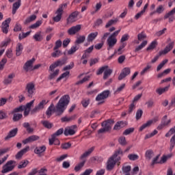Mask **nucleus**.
<instances>
[{"label": "nucleus", "instance_id": "f257e3e1", "mask_svg": "<svg viewBox=\"0 0 175 175\" xmlns=\"http://www.w3.org/2000/svg\"><path fill=\"white\" fill-rule=\"evenodd\" d=\"M70 100V97H69V95H64L61 97L55 107H54V104H51L46 111L47 118H50L53 113H55L56 116H62L64 111L66 110V107H68Z\"/></svg>", "mask_w": 175, "mask_h": 175}, {"label": "nucleus", "instance_id": "f03ea898", "mask_svg": "<svg viewBox=\"0 0 175 175\" xmlns=\"http://www.w3.org/2000/svg\"><path fill=\"white\" fill-rule=\"evenodd\" d=\"M121 32V29L117 30L111 33L107 40V50L110 51L117 44V36Z\"/></svg>", "mask_w": 175, "mask_h": 175}, {"label": "nucleus", "instance_id": "7ed1b4c3", "mask_svg": "<svg viewBox=\"0 0 175 175\" xmlns=\"http://www.w3.org/2000/svg\"><path fill=\"white\" fill-rule=\"evenodd\" d=\"M14 163H16V161L13 160L7 161L6 163L2 166L1 173L5 174L6 173H10V172H13V170H14V167H16Z\"/></svg>", "mask_w": 175, "mask_h": 175}, {"label": "nucleus", "instance_id": "20e7f679", "mask_svg": "<svg viewBox=\"0 0 175 175\" xmlns=\"http://www.w3.org/2000/svg\"><path fill=\"white\" fill-rule=\"evenodd\" d=\"M64 132H65V131H64V128H61V129H58L55 133H53L51 135V138L49 139V145L53 146V144H54V143H55V144L59 146V140H58L57 137L61 136V135H62V133H64Z\"/></svg>", "mask_w": 175, "mask_h": 175}, {"label": "nucleus", "instance_id": "39448f33", "mask_svg": "<svg viewBox=\"0 0 175 175\" xmlns=\"http://www.w3.org/2000/svg\"><path fill=\"white\" fill-rule=\"evenodd\" d=\"M109 95H110L109 90L103 91L97 95L96 100V102H98L99 105H100V103H105V99H107V98H109Z\"/></svg>", "mask_w": 175, "mask_h": 175}, {"label": "nucleus", "instance_id": "423d86ee", "mask_svg": "<svg viewBox=\"0 0 175 175\" xmlns=\"http://www.w3.org/2000/svg\"><path fill=\"white\" fill-rule=\"evenodd\" d=\"M77 131V125L75 124L65 128L64 134L65 136H73Z\"/></svg>", "mask_w": 175, "mask_h": 175}, {"label": "nucleus", "instance_id": "0eeeda50", "mask_svg": "<svg viewBox=\"0 0 175 175\" xmlns=\"http://www.w3.org/2000/svg\"><path fill=\"white\" fill-rule=\"evenodd\" d=\"M158 121H159V118H158V116L154 117L153 119L147 121L145 124H142L139 127V132L144 131L146 128H150V125H152V124H155V122H158Z\"/></svg>", "mask_w": 175, "mask_h": 175}, {"label": "nucleus", "instance_id": "6e6552de", "mask_svg": "<svg viewBox=\"0 0 175 175\" xmlns=\"http://www.w3.org/2000/svg\"><path fill=\"white\" fill-rule=\"evenodd\" d=\"M120 159H121L120 157H118L116 160L114 157L111 156L107 161V170H113V169H114V167L116 166V163H117V161H120Z\"/></svg>", "mask_w": 175, "mask_h": 175}, {"label": "nucleus", "instance_id": "1a4fd4ad", "mask_svg": "<svg viewBox=\"0 0 175 175\" xmlns=\"http://www.w3.org/2000/svg\"><path fill=\"white\" fill-rule=\"evenodd\" d=\"M25 91L27 92V96L32 98L35 92V83L32 82L27 83Z\"/></svg>", "mask_w": 175, "mask_h": 175}, {"label": "nucleus", "instance_id": "9d476101", "mask_svg": "<svg viewBox=\"0 0 175 175\" xmlns=\"http://www.w3.org/2000/svg\"><path fill=\"white\" fill-rule=\"evenodd\" d=\"M47 105V101L46 100H41L37 106H36L32 110L31 113L35 114V113H38L40 111V110H43L44 109V106Z\"/></svg>", "mask_w": 175, "mask_h": 175}, {"label": "nucleus", "instance_id": "9b49d317", "mask_svg": "<svg viewBox=\"0 0 175 175\" xmlns=\"http://www.w3.org/2000/svg\"><path fill=\"white\" fill-rule=\"evenodd\" d=\"M55 14H56V16L53 18V21H55V23H59L62 18V14H64V8H62V6H60L56 10Z\"/></svg>", "mask_w": 175, "mask_h": 175}, {"label": "nucleus", "instance_id": "f8f14e48", "mask_svg": "<svg viewBox=\"0 0 175 175\" xmlns=\"http://www.w3.org/2000/svg\"><path fill=\"white\" fill-rule=\"evenodd\" d=\"M174 47V42H171L165 47L163 51H159V55H166L167 53H170Z\"/></svg>", "mask_w": 175, "mask_h": 175}, {"label": "nucleus", "instance_id": "ddd939ff", "mask_svg": "<svg viewBox=\"0 0 175 175\" xmlns=\"http://www.w3.org/2000/svg\"><path fill=\"white\" fill-rule=\"evenodd\" d=\"M10 21H12V18H8L2 23L1 31L3 33H8L9 32V24H10Z\"/></svg>", "mask_w": 175, "mask_h": 175}, {"label": "nucleus", "instance_id": "4468645a", "mask_svg": "<svg viewBox=\"0 0 175 175\" xmlns=\"http://www.w3.org/2000/svg\"><path fill=\"white\" fill-rule=\"evenodd\" d=\"M79 11H75L71 14H70L68 18H67V23H76V21H77L78 20L77 17H79Z\"/></svg>", "mask_w": 175, "mask_h": 175}, {"label": "nucleus", "instance_id": "2eb2a0df", "mask_svg": "<svg viewBox=\"0 0 175 175\" xmlns=\"http://www.w3.org/2000/svg\"><path fill=\"white\" fill-rule=\"evenodd\" d=\"M81 29V25H77L75 26H72L68 30V35H76L77 32H79Z\"/></svg>", "mask_w": 175, "mask_h": 175}, {"label": "nucleus", "instance_id": "dca6fc26", "mask_svg": "<svg viewBox=\"0 0 175 175\" xmlns=\"http://www.w3.org/2000/svg\"><path fill=\"white\" fill-rule=\"evenodd\" d=\"M33 62H35V58H32L31 59L27 61L24 66H23V69H25V70L26 72H29L33 70V67L32 65L33 64Z\"/></svg>", "mask_w": 175, "mask_h": 175}, {"label": "nucleus", "instance_id": "f3484780", "mask_svg": "<svg viewBox=\"0 0 175 175\" xmlns=\"http://www.w3.org/2000/svg\"><path fill=\"white\" fill-rule=\"evenodd\" d=\"M113 124H114V121L108 120L107 121L103 122L101 124V125L103 128L105 129V131H107V132H109V131L111 129Z\"/></svg>", "mask_w": 175, "mask_h": 175}, {"label": "nucleus", "instance_id": "a211bd4d", "mask_svg": "<svg viewBox=\"0 0 175 175\" xmlns=\"http://www.w3.org/2000/svg\"><path fill=\"white\" fill-rule=\"evenodd\" d=\"M129 75H131V68L126 67L122 69L120 75L118 77V80H122V79H125V77Z\"/></svg>", "mask_w": 175, "mask_h": 175}, {"label": "nucleus", "instance_id": "6ab92c4d", "mask_svg": "<svg viewBox=\"0 0 175 175\" xmlns=\"http://www.w3.org/2000/svg\"><path fill=\"white\" fill-rule=\"evenodd\" d=\"M39 139H40V137L38 135H31L24 139L22 143H23V144H28V143L36 142V140H39Z\"/></svg>", "mask_w": 175, "mask_h": 175}, {"label": "nucleus", "instance_id": "aec40b11", "mask_svg": "<svg viewBox=\"0 0 175 175\" xmlns=\"http://www.w3.org/2000/svg\"><path fill=\"white\" fill-rule=\"evenodd\" d=\"M16 77V75L14 73L10 74L8 77L5 78L3 81V84H5L6 85L9 84H12V81H13V79Z\"/></svg>", "mask_w": 175, "mask_h": 175}, {"label": "nucleus", "instance_id": "412c9836", "mask_svg": "<svg viewBox=\"0 0 175 175\" xmlns=\"http://www.w3.org/2000/svg\"><path fill=\"white\" fill-rule=\"evenodd\" d=\"M126 125V122H124V121H120V122H118L114 127H113V129L115 131H120V129H122V128H125V126Z\"/></svg>", "mask_w": 175, "mask_h": 175}, {"label": "nucleus", "instance_id": "4be33fe9", "mask_svg": "<svg viewBox=\"0 0 175 175\" xmlns=\"http://www.w3.org/2000/svg\"><path fill=\"white\" fill-rule=\"evenodd\" d=\"M18 129H14L9 132L8 135L4 138L5 140H9V139H12V137H14L17 135Z\"/></svg>", "mask_w": 175, "mask_h": 175}, {"label": "nucleus", "instance_id": "5701e85b", "mask_svg": "<svg viewBox=\"0 0 175 175\" xmlns=\"http://www.w3.org/2000/svg\"><path fill=\"white\" fill-rule=\"evenodd\" d=\"M28 151H29V146H27L26 148L19 151L16 155V159H20V158H21V157H23L24 154L28 152Z\"/></svg>", "mask_w": 175, "mask_h": 175}, {"label": "nucleus", "instance_id": "b1692460", "mask_svg": "<svg viewBox=\"0 0 175 175\" xmlns=\"http://www.w3.org/2000/svg\"><path fill=\"white\" fill-rule=\"evenodd\" d=\"M46 146H38L34 149V153L37 154V155H40L46 151Z\"/></svg>", "mask_w": 175, "mask_h": 175}, {"label": "nucleus", "instance_id": "393cba45", "mask_svg": "<svg viewBox=\"0 0 175 175\" xmlns=\"http://www.w3.org/2000/svg\"><path fill=\"white\" fill-rule=\"evenodd\" d=\"M21 6V0H18L12 5V14H16L17 10Z\"/></svg>", "mask_w": 175, "mask_h": 175}, {"label": "nucleus", "instance_id": "a878e982", "mask_svg": "<svg viewBox=\"0 0 175 175\" xmlns=\"http://www.w3.org/2000/svg\"><path fill=\"white\" fill-rule=\"evenodd\" d=\"M169 88H170V85H167L165 88H159L156 90V92L159 95H162L164 92H167V91H169Z\"/></svg>", "mask_w": 175, "mask_h": 175}, {"label": "nucleus", "instance_id": "bb28decb", "mask_svg": "<svg viewBox=\"0 0 175 175\" xmlns=\"http://www.w3.org/2000/svg\"><path fill=\"white\" fill-rule=\"evenodd\" d=\"M33 39H34V40L36 42H42V40H43V36H42V31L36 32L33 36Z\"/></svg>", "mask_w": 175, "mask_h": 175}, {"label": "nucleus", "instance_id": "cd10ccee", "mask_svg": "<svg viewBox=\"0 0 175 175\" xmlns=\"http://www.w3.org/2000/svg\"><path fill=\"white\" fill-rule=\"evenodd\" d=\"M94 149H95V148H94V147L89 148L86 152H85L80 157V159L83 160V159H84V158H87V157H89V155H91V154L92 153V151H94Z\"/></svg>", "mask_w": 175, "mask_h": 175}, {"label": "nucleus", "instance_id": "c85d7f7f", "mask_svg": "<svg viewBox=\"0 0 175 175\" xmlns=\"http://www.w3.org/2000/svg\"><path fill=\"white\" fill-rule=\"evenodd\" d=\"M117 23H118V18H116L114 19H111L105 25V28H110L111 25H116Z\"/></svg>", "mask_w": 175, "mask_h": 175}, {"label": "nucleus", "instance_id": "c756f323", "mask_svg": "<svg viewBox=\"0 0 175 175\" xmlns=\"http://www.w3.org/2000/svg\"><path fill=\"white\" fill-rule=\"evenodd\" d=\"M96 36H98V31L90 33L87 38L88 42H92L95 40Z\"/></svg>", "mask_w": 175, "mask_h": 175}, {"label": "nucleus", "instance_id": "7c9ffc66", "mask_svg": "<svg viewBox=\"0 0 175 175\" xmlns=\"http://www.w3.org/2000/svg\"><path fill=\"white\" fill-rule=\"evenodd\" d=\"M84 165H85V160H83L82 162L79 163L74 168L75 172H80L83 167H84Z\"/></svg>", "mask_w": 175, "mask_h": 175}, {"label": "nucleus", "instance_id": "2f4dec72", "mask_svg": "<svg viewBox=\"0 0 175 175\" xmlns=\"http://www.w3.org/2000/svg\"><path fill=\"white\" fill-rule=\"evenodd\" d=\"M170 122H172V119L167 120V116L165 115L162 118L161 123H163L165 126H169L170 125Z\"/></svg>", "mask_w": 175, "mask_h": 175}, {"label": "nucleus", "instance_id": "473e14b6", "mask_svg": "<svg viewBox=\"0 0 175 175\" xmlns=\"http://www.w3.org/2000/svg\"><path fill=\"white\" fill-rule=\"evenodd\" d=\"M41 124L44 128H46V129H51V128H53V123L47 120H42Z\"/></svg>", "mask_w": 175, "mask_h": 175}, {"label": "nucleus", "instance_id": "72a5a7b5", "mask_svg": "<svg viewBox=\"0 0 175 175\" xmlns=\"http://www.w3.org/2000/svg\"><path fill=\"white\" fill-rule=\"evenodd\" d=\"M23 44L18 43L16 45V54L18 57L21 55V53H23Z\"/></svg>", "mask_w": 175, "mask_h": 175}, {"label": "nucleus", "instance_id": "f704fd0d", "mask_svg": "<svg viewBox=\"0 0 175 175\" xmlns=\"http://www.w3.org/2000/svg\"><path fill=\"white\" fill-rule=\"evenodd\" d=\"M125 46H126V44L125 43H123L119 46L118 49H115L114 54H116L118 55H120V54H122V53H124L122 49L125 47Z\"/></svg>", "mask_w": 175, "mask_h": 175}, {"label": "nucleus", "instance_id": "c9c22d12", "mask_svg": "<svg viewBox=\"0 0 175 175\" xmlns=\"http://www.w3.org/2000/svg\"><path fill=\"white\" fill-rule=\"evenodd\" d=\"M152 157H154V151H152V150H148L146 151L145 152V158H146V159H148V161H150Z\"/></svg>", "mask_w": 175, "mask_h": 175}, {"label": "nucleus", "instance_id": "e433bc0d", "mask_svg": "<svg viewBox=\"0 0 175 175\" xmlns=\"http://www.w3.org/2000/svg\"><path fill=\"white\" fill-rule=\"evenodd\" d=\"M147 40H144L143 41L140 45H139L138 46H137L135 49V52L137 53V51H140V50H142V49H144V47H146V46H147Z\"/></svg>", "mask_w": 175, "mask_h": 175}, {"label": "nucleus", "instance_id": "4c0bfd02", "mask_svg": "<svg viewBox=\"0 0 175 175\" xmlns=\"http://www.w3.org/2000/svg\"><path fill=\"white\" fill-rule=\"evenodd\" d=\"M77 50H79V46H77V45H74L68 51V55H73V54H75Z\"/></svg>", "mask_w": 175, "mask_h": 175}, {"label": "nucleus", "instance_id": "58836bf2", "mask_svg": "<svg viewBox=\"0 0 175 175\" xmlns=\"http://www.w3.org/2000/svg\"><path fill=\"white\" fill-rule=\"evenodd\" d=\"M43 21H37L35 23L29 26L30 29H36V28H39L42 24Z\"/></svg>", "mask_w": 175, "mask_h": 175}, {"label": "nucleus", "instance_id": "ea45409f", "mask_svg": "<svg viewBox=\"0 0 175 175\" xmlns=\"http://www.w3.org/2000/svg\"><path fill=\"white\" fill-rule=\"evenodd\" d=\"M111 73H113V70L107 68V70H105L104 72V76H103V79L106 80L110 77Z\"/></svg>", "mask_w": 175, "mask_h": 175}, {"label": "nucleus", "instance_id": "a19ab883", "mask_svg": "<svg viewBox=\"0 0 175 175\" xmlns=\"http://www.w3.org/2000/svg\"><path fill=\"white\" fill-rule=\"evenodd\" d=\"M169 62V59H165L164 60H163L157 66V71L159 72V70H161V69H162L163 68V66H165V65H166V63Z\"/></svg>", "mask_w": 175, "mask_h": 175}, {"label": "nucleus", "instance_id": "79ce46f5", "mask_svg": "<svg viewBox=\"0 0 175 175\" xmlns=\"http://www.w3.org/2000/svg\"><path fill=\"white\" fill-rule=\"evenodd\" d=\"M76 118V116H72L70 117H63L61 118L62 122H69V121H73Z\"/></svg>", "mask_w": 175, "mask_h": 175}, {"label": "nucleus", "instance_id": "37998d69", "mask_svg": "<svg viewBox=\"0 0 175 175\" xmlns=\"http://www.w3.org/2000/svg\"><path fill=\"white\" fill-rule=\"evenodd\" d=\"M28 163H29L28 160H24L23 161H21L18 165V169H23L24 167H27Z\"/></svg>", "mask_w": 175, "mask_h": 175}, {"label": "nucleus", "instance_id": "c03bdc74", "mask_svg": "<svg viewBox=\"0 0 175 175\" xmlns=\"http://www.w3.org/2000/svg\"><path fill=\"white\" fill-rule=\"evenodd\" d=\"M14 116L12 118L13 121H14V122H16V121H19V120H21V118H23V114L21 113H13Z\"/></svg>", "mask_w": 175, "mask_h": 175}, {"label": "nucleus", "instance_id": "a18cd8bd", "mask_svg": "<svg viewBox=\"0 0 175 175\" xmlns=\"http://www.w3.org/2000/svg\"><path fill=\"white\" fill-rule=\"evenodd\" d=\"M85 40V36H81L77 38L75 43L77 44H81V43H84Z\"/></svg>", "mask_w": 175, "mask_h": 175}, {"label": "nucleus", "instance_id": "49530a36", "mask_svg": "<svg viewBox=\"0 0 175 175\" xmlns=\"http://www.w3.org/2000/svg\"><path fill=\"white\" fill-rule=\"evenodd\" d=\"M31 35V31H27L26 33H22L18 35V39L19 40H23V39H25L27 36H29Z\"/></svg>", "mask_w": 175, "mask_h": 175}, {"label": "nucleus", "instance_id": "de8ad7c7", "mask_svg": "<svg viewBox=\"0 0 175 175\" xmlns=\"http://www.w3.org/2000/svg\"><path fill=\"white\" fill-rule=\"evenodd\" d=\"M157 41H152L150 45L147 47L146 51H150V50H154L157 47Z\"/></svg>", "mask_w": 175, "mask_h": 175}, {"label": "nucleus", "instance_id": "09e8293b", "mask_svg": "<svg viewBox=\"0 0 175 175\" xmlns=\"http://www.w3.org/2000/svg\"><path fill=\"white\" fill-rule=\"evenodd\" d=\"M175 146V135H174L172 138L170 139V151H173V149Z\"/></svg>", "mask_w": 175, "mask_h": 175}, {"label": "nucleus", "instance_id": "8fccbe9b", "mask_svg": "<svg viewBox=\"0 0 175 175\" xmlns=\"http://www.w3.org/2000/svg\"><path fill=\"white\" fill-rule=\"evenodd\" d=\"M24 109H25V107L24 105H21L18 107L15 108L13 111H12V113H20L21 111H24Z\"/></svg>", "mask_w": 175, "mask_h": 175}, {"label": "nucleus", "instance_id": "3c124183", "mask_svg": "<svg viewBox=\"0 0 175 175\" xmlns=\"http://www.w3.org/2000/svg\"><path fill=\"white\" fill-rule=\"evenodd\" d=\"M35 20H36V15L33 14L25 20V23L28 24L32 23V21H35Z\"/></svg>", "mask_w": 175, "mask_h": 175}, {"label": "nucleus", "instance_id": "603ef678", "mask_svg": "<svg viewBox=\"0 0 175 175\" xmlns=\"http://www.w3.org/2000/svg\"><path fill=\"white\" fill-rule=\"evenodd\" d=\"M70 72L69 71H66L65 72H64L63 74L61 75V76H59L57 79V81H61V80H62V79H65V77H68V76H69Z\"/></svg>", "mask_w": 175, "mask_h": 175}, {"label": "nucleus", "instance_id": "864d4df0", "mask_svg": "<svg viewBox=\"0 0 175 175\" xmlns=\"http://www.w3.org/2000/svg\"><path fill=\"white\" fill-rule=\"evenodd\" d=\"M127 158H129L130 161H137V159H139V155L136 154H130L127 156Z\"/></svg>", "mask_w": 175, "mask_h": 175}, {"label": "nucleus", "instance_id": "5fc2aeb1", "mask_svg": "<svg viewBox=\"0 0 175 175\" xmlns=\"http://www.w3.org/2000/svg\"><path fill=\"white\" fill-rule=\"evenodd\" d=\"M59 74V70L58 69L55 70L54 72L50 74L49 77V80H53V79H55V77H57V76H58Z\"/></svg>", "mask_w": 175, "mask_h": 175}, {"label": "nucleus", "instance_id": "6e6d98bb", "mask_svg": "<svg viewBox=\"0 0 175 175\" xmlns=\"http://www.w3.org/2000/svg\"><path fill=\"white\" fill-rule=\"evenodd\" d=\"M107 69H109V66H102L98 70V71L96 72V75H102V73H103V72H105V70H106Z\"/></svg>", "mask_w": 175, "mask_h": 175}, {"label": "nucleus", "instance_id": "4d7b16f0", "mask_svg": "<svg viewBox=\"0 0 175 175\" xmlns=\"http://www.w3.org/2000/svg\"><path fill=\"white\" fill-rule=\"evenodd\" d=\"M131 165H127V166H123L122 168V170L123 172V173H125L126 174H131V173H129L131 172Z\"/></svg>", "mask_w": 175, "mask_h": 175}, {"label": "nucleus", "instance_id": "13d9d810", "mask_svg": "<svg viewBox=\"0 0 175 175\" xmlns=\"http://www.w3.org/2000/svg\"><path fill=\"white\" fill-rule=\"evenodd\" d=\"M134 131H135L134 128H129L123 132V135L124 136H128V135H131V133H133Z\"/></svg>", "mask_w": 175, "mask_h": 175}, {"label": "nucleus", "instance_id": "bf43d9fd", "mask_svg": "<svg viewBox=\"0 0 175 175\" xmlns=\"http://www.w3.org/2000/svg\"><path fill=\"white\" fill-rule=\"evenodd\" d=\"M54 52L51 53V57H53V58H58V57H59V55H61V51L56 49V50H53Z\"/></svg>", "mask_w": 175, "mask_h": 175}, {"label": "nucleus", "instance_id": "052dcab7", "mask_svg": "<svg viewBox=\"0 0 175 175\" xmlns=\"http://www.w3.org/2000/svg\"><path fill=\"white\" fill-rule=\"evenodd\" d=\"M157 133H158V131L154 130L153 132L146 135L145 139H150V137L155 136V135H157Z\"/></svg>", "mask_w": 175, "mask_h": 175}, {"label": "nucleus", "instance_id": "680f3d73", "mask_svg": "<svg viewBox=\"0 0 175 175\" xmlns=\"http://www.w3.org/2000/svg\"><path fill=\"white\" fill-rule=\"evenodd\" d=\"M62 46V41L61 40H57L55 43V46L53 48V50H58L59 47Z\"/></svg>", "mask_w": 175, "mask_h": 175}, {"label": "nucleus", "instance_id": "e2e57ef3", "mask_svg": "<svg viewBox=\"0 0 175 175\" xmlns=\"http://www.w3.org/2000/svg\"><path fill=\"white\" fill-rule=\"evenodd\" d=\"M6 62H8V59L3 58L1 59V61L0 62V70H3V68H5Z\"/></svg>", "mask_w": 175, "mask_h": 175}, {"label": "nucleus", "instance_id": "0e129e2a", "mask_svg": "<svg viewBox=\"0 0 175 175\" xmlns=\"http://www.w3.org/2000/svg\"><path fill=\"white\" fill-rule=\"evenodd\" d=\"M137 38H138V40L142 42V40H144V39L147 38V36L146 35V33H144V32H142L137 35Z\"/></svg>", "mask_w": 175, "mask_h": 175}, {"label": "nucleus", "instance_id": "69168bd1", "mask_svg": "<svg viewBox=\"0 0 175 175\" xmlns=\"http://www.w3.org/2000/svg\"><path fill=\"white\" fill-rule=\"evenodd\" d=\"M175 133V127H172L170 129V131L165 134V137H170L172 135Z\"/></svg>", "mask_w": 175, "mask_h": 175}, {"label": "nucleus", "instance_id": "338daca9", "mask_svg": "<svg viewBox=\"0 0 175 175\" xmlns=\"http://www.w3.org/2000/svg\"><path fill=\"white\" fill-rule=\"evenodd\" d=\"M118 142L121 146H126V139H125V137H120Z\"/></svg>", "mask_w": 175, "mask_h": 175}, {"label": "nucleus", "instance_id": "774afa93", "mask_svg": "<svg viewBox=\"0 0 175 175\" xmlns=\"http://www.w3.org/2000/svg\"><path fill=\"white\" fill-rule=\"evenodd\" d=\"M94 170L92 169H87L84 172L81 173L80 175H90Z\"/></svg>", "mask_w": 175, "mask_h": 175}]
</instances>
